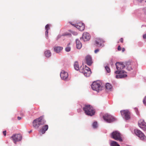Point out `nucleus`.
Here are the masks:
<instances>
[{"mask_svg":"<svg viewBox=\"0 0 146 146\" xmlns=\"http://www.w3.org/2000/svg\"><path fill=\"white\" fill-rule=\"evenodd\" d=\"M46 121L43 116H40L39 117L34 120L33 122V126L35 128H38L40 125L44 124Z\"/></svg>","mask_w":146,"mask_h":146,"instance_id":"obj_1","label":"nucleus"},{"mask_svg":"<svg viewBox=\"0 0 146 146\" xmlns=\"http://www.w3.org/2000/svg\"><path fill=\"white\" fill-rule=\"evenodd\" d=\"M83 109L86 115L92 116L95 114V111L93 107L90 105H85Z\"/></svg>","mask_w":146,"mask_h":146,"instance_id":"obj_2","label":"nucleus"},{"mask_svg":"<svg viewBox=\"0 0 146 146\" xmlns=\"http://www.w3.org/2000/svg\"><path fill=\"white\" fill-rule=\"evenodd\" d=\"M115 66L117 70L115 72V74H119L126 73V72L123 70V69L125 67V64L122 62H117L115 63Z\"/></svg>","mask_w":146,"mask_h":146,"instance_id":"obj_3","label":"nucleus"},{"mask_svg":"<svg viewBox=\"0 0 146 146\" xmlns=\"http://www.w3.org/2000/svg\"><path fill=\"white\" fill-rule=\"evenodd\" d=\"M101 85L100 82L98 81H94L91 85V87L93 90L99 92L102 90V86Z\"/></svg>","mask_w":146,"mask_h":146,"instance_id":"obj_4","label":"nucleus"},{"mask_svg":"<svg viewBox=\"0 0 146 146\" xmlns=\"http://www.w3.org/2000/svg\"><path fill=\"white\" fill-rule=\"evenodd\" d=\"M104 121L107 123H111L116 120V119L111 115L106 113L103 116Z\"/></svg>","mask_w":146,"mask_h":146,"instance_id":"obj_5","label":"nucleus"},{"mask_svg":"<svg viewBox=\"0 0 146 146\" xmlns=\"http://www.w3.org/2000/svg\"><path fill=\"white\" fill-rule=\"evenodd\" d=\"M111 138L115 140L118 141H122L121 134L118 131H113L111 133Z\"/></svg>","mask_w":146,"mask_h":146,"instance_id":"obj_6","label":"nucleus"},{"mask_svg":"<svg viewBox=\"0 0 146 146\" xmlns=\"http://www.w3.org/2000/svg\"><path fill=\"white\" fill-rule=\"evenodd\" d=\"M80 72L83 73L84 75L86 77L89 76L91 73L90 69L87 66L82 68L80 67Z\"/></svg>","mask_w":146,"mask_h":146,"instance_id":"obj_7","label":"nucleus"},{"mask_svg":"<svg viewBox=\"0 0 146 146\" xmlns=\"http://www.w3.org/2000/svg\"><path fill=\"white\" fill-rule=\"evenodd\" d=\"M134 133L141 140L144 141L146 140V137L144 134L140 130L137 129H135Z\"/></svg>","mask_w":146,"mask_h":146,"instance_id":"obj_8","label":"nucleus"},{"mask_svg":"<svg viewBox=\"0 0 146 146\" xmlns=\"http://www.w3.org/2000/svg\"><path fill=\"white\" fill-rule=\"evenodd\" d=\"M105 42L103 40H102L100 37L96 38L95 39V45L98 47H102L104 46V43Z\"/></svg>","mask_w":146,"mask_h":146,"instance_id":"obj_9","label":"nucleus"},{"mask_svg":"<svg viewBox=\"0 0 146 146\" xmlns=\"http://www.w3.org/2000/svg\"><path fill=\"white\" fill-rule=\"evenodd\" d=\"M120 112L123 117L125 119L128 120L130 118V113L128 110H121Z\"/></svg>","mask_w":146,"mask_h":146,"instance_id":"obj_10","label":"nucleus"},{"mask_svg":"<svg viewBox=\"0 0 146 146\" xmlns=\"http://www.w3.org/2000/svg\"><path fill=\"white\" fill-rule=\"evenodd\" d=\"M11 138L16 144L17 142L19 141L22 140V136L20 134H15L11 137Z\"/></svg>","mask_w":146,"mask_h":146,"instance_id":"obj_11","label":"nucleus"},{"mask_svg":"<svg viewBox=\"0 0 146 146\" xmlns=\"http://www.w3.org/2000/svg\"><path fill=\"white\" fill-rule=\"evenodd\" d=\"M139 127L143 131H146V123L143 120H140L138 122Z\"/></svg>","mask_w":146,"mask_h":146,"instance_id":"obj_12","label":"nucleus"},{"mask_svg":"<svg viewBox=\"0 0 146 146\" xmlns=\"http://www.w3.org/2000/svg\"><path fill=\"white\" fill-rule=\"evenodd\" d=\"M60 76L61 79L64 80H66L68 77V73L64 70L61 71L60 73Z\"/></svg>","mask_w":146,"mask_h":146,"instance_id":"obj_13","label":"nucleus"},{"mask_svg":"<svg viewBox=\"0 0 146 146\" xmlns=\"http://www.w3.org/2000/svg\"><path fill=\"white\" fill-rule=\"evenodd\" d=\"M75 27L81 31H83L85 28L84 24L80 22L78 23L75 24Z\"/></svg>","mask_w":146,"mask_h":146,"instance_id":"obj_14","label":"nucleus"},{"mask_svg":"<svg viewBox=\"0 0 146 146\" xmlns=\"http://www.w3.org/2000/svg\"><path fill=\"white\" fill-rule=\"evenodd\" d=\"M77 33L75 31H69L68 32H67L64 33L63 36H76L77 35Z\"/></svg>","mask_w":146,"mask_h":146,"instance_id":"obj_15","label":"nucleus"},{"mask_svg":"<svg viewBox=\"0 0 146 146\" xmlns=\"http://www.w3.org/2000/svg\"><path fill=\"white\" fill-rule=\"evenodd\" d=\"M86 58L87 64L89 66L91 65L92 63L91 56H86Z\"/></svg>","mask_w":146,"mask_h":146,"instance_id":"obj_16","label":"nucleus"},{"mask_svg":"<svg viewBox=\"0 0 146 146\" xmlns=\"http://www.w3.org/2000/svg\"><path fill=\"white\" fill-rule=\"evenodd\" d=\"M126 72L123 73H120L117 74L118 75H116L115 76L116 78L117 79L122 78H125L127 76V75L126 74Z\"/></svg>","mask_w":146,"mask_h":146,"instance_id":"obj_17","label":"nucleus"},{"mask_svg":"<svg viewBox=\"0 0 146 146\" xmlns=\"http://www.w3.org/2000/svg\"><path fill=\"white\" fill-rule=\"evenodd\" d=\"M48 125H45L42 127L41 129L39 131V132H41L42 134H44L48 130Z\"/></svg>","mask_w":146,"mask_h":146,"instance_id":"obj_18","label":"nucleus"},{"mask_svg":"<svg viewBox=\"0 0 146 146\" xmlns=\"http://www.w3.org/2000/svg\"><path fill=\"white\" fill-rule=\"evenodd\" d=\"M63 48L60 46H55L54 47V50L55 52L59 53L63 50Z\"/></svg>","mask_w":146,"mask_h":146,"instance_id":"obj_19","label":"nucleus"},{"mask_svg":"<svg viewBox=\"0 0 146 146\" xmlns=\"http://www.w3.org/2000/svg\"><path fill=\"white\" fill-rule=\"evenodd\" d=\"M76 47L77 49H80L82 47V44L78 39H76Z\"/></svg>","mask_w":146,"mask_h":146,"instance_id":"obj_20","label":"nucleus"},{"mask_svg":"<svg viewBox=\"0 0 146 146\" xmlns=\"http://www.w3.org/2000/svg\"><path fill=\"white\" fill-rule=\"evenodd\" d=\"M51 26V25L50 24H47L45 27V29L46 31L45 32V36H47L48 35V30L50 29V27Z\"/></svg>","mask_w":146,"mask_h":146,"instance_id":"obj_21","label":"nucleus"},{"mask_svg":"<svg viewBox=\"0 0 146 146\" xmlns=\"http://www.w3.org/2000/svg\"><path fill=\"white\" fill-rule=\"evenodd\" d=\"M44 54L46 57H49L51 56V53L50 51L49 50H47L44 52Z\"/></svg>","mask_w":146,"mask_h":146,"instance_id":"obj_22","label":"nucleus"},{"mask_svg":"<svg viewBox=\"0 0 146 146\" xmlns=\"http://www.w3.org/2000/svg\"><path fill=\"white\" fill-rule=\"evenodd\" d=\"M125 64V66L127 67V70L130 71L132 69L130 62H127Z\"/></svg>","mask_w":146,"mask_h":146,"instance_id":"obj_23","label":"nucleus"},{"mask_svg":"<svg viewBox=\"0 0 146 146\" xmlns=\"http://www.w3.org/2000/svg\"><path fill=\"white\" fill-rule=\"evenodd\" d=\"M90 39V37H80V40L84 42L88 41Z\"/></svg>","mask_w":146,"mask_h":146,"instance_id":"obj_24","label":"nucleus"},{"mask_svg":"<svg viewBox=\"0 0 146 146\" xmlns=\"http://www.w3.org/2000/svg\"><path fill=\"white\" fill-rule=\"evenodd\" d=\"M110 146H120L116 141H111L110 143Z\"/></svg>","mask_w":146,"mask_h":146,"instance_id":"obj_25","label":"nucleus"},{"mask_svg":"<svg viewBox=\"0 0 146 146\" xmlns=\"http://www.w3.org/2000/svg\"><path fill=\"white\" fill-rule=\"evenodd\" d=\"M74 67L75 69L76 70H78L79 69V67L78 65V62L77 61H76L75 62L74 64Z\"/></svg>","mask_w":146,"mask_h":146,"instance_id":"obj_26","label":"nucleus"},{"mask_svg":"<svg viewBox=\"0 0 146 146\" xmlns=\"http://www.w3.org/2000/svg\"><path fill=\"white\" fill-rule=\"evenodd\" d=\"M112 86L111 84L109 83H107L106 85V88L108 90H110L111 89Z\"/></svg>","mask_w":146,"mask_h":146,"instance_id":"obj_27","label":"nucleus"},{"mask_svg":"<svg viewBox=\"0 0 146 146\" xmlns=\"http://www.w3.org/2000/svg\"><path fill=\"white\" fill-rule=\"evenodd\" d=\"M93 128H96L98 127V124L96 121L94 122L92 124Z\"/></svg>","mask_w":146,"mask_h":146,"instance_id":"obj_28","label":"nucleus"},{"mask_svg":"<svg viewBox=\"0 0 146 146\" xmlns=\"http://www.w3.org/2000/svg\"><path fill=\"white\" fill-rule=\"evenodd\" d=\"M71 50V47L69 46H67L65 48V50L66 52H68L70 51Z\"/></svg>","mask_w":146,"mask_h":146,"instance_id":"obj_29","label":"nucleus"},{"mask_svg":"<svg viewBox=\"0 0 146 146\" xmlns=\"http://www.w3.org/2000/svg\"><path fill=\"white\" fill-rule=\"evenodd\" d=\"M90 34L87 32H84L83 34V36H89Z\"/></svg>","mask_w":146,"mask_h":146,"instance_id":"obj_30","label":"nucleus"},{"mask_svg":"<svg viewBox=\"0 0 146 146\" xmlns=\"http://www.w3.org/2000/svg\"><path fill=\"white\" fill-rule=\"evenodd\" d=\"M105 68L108 72L109 73L110 72V69L109 67L106 66L105 67Z\"/></svg>","mask_w":146,"mask_h":146,"instance_id":"obj_31","label":"nucleus"},{"mask_svg":"<svg viewBox=\"0 0 146 146\" xmlns=\"http://www.w3.org/2000/svg\"><path fill=\"white\" fill-rule=\"evenodd\" d=\"M143 102L144 105L146 106V96L143 99Z\"/></svg>","mask_w":146,"mask_h":146,"instance_id":"obj_32","label":"nucleus"},{"mask_svg":"<svg viewBox=\"0 0 146 146\" xmlns=\"http://www.w3.org/2000/svg\"><path fill=\"white\" fill-rule=\"evenodd\" d=\"M99 51V50L98 49L95 50L94 51V52L95 53H97Z\"/></svg>","mask_w":146,"mask_h":146,"instance_id":"obj_33","label":"nucleus"},{"mask_svg":"<svg viewBox=\"0 0 146 146\" xmlns=\"http://www.w3.org/2000/svg\"><path fill=\"white\" fill-rule=\"evenodd\" d=\"M117 49L118 50H121V48L120 46H119L117 48Z\"/></svg>","mask_w":146,"mask_h":146,"instance_id":"obj_34","label":"nucleus"},{"mask_svg":"<svg viewBox=\"0 0 146 146\" xmlns=\"http://www.w3.org/2000/svg\"><path fill=\"white\" fill-rule=\"evenodd\" d=\"M121 42V43H122L123 42V38H121L120 39V40H119Z\"/></svg>","mask_w":146,"mask_h":146,"instance_id":"obj_35","label":"nucleus"},{"mask_svg":"<svg viewBox=\"0 0 146 146\" xmlns=\"http://www.w3.org/2000/svg\"><path fill=\"white\" fill-rule=\"evenodd\" d=\"M3 133L4 136H5L6 135V131H5L3 132Z\"/></svg>","mask_w":146,"mask_h":146,"instance_id":"obj_36","label":"nucleus"},{"mask_svg":"<svg viewBox=\"0 0 146 146\" xmlns=\"http://www.w3.org/2000/svg\"><path fill=\"white\" fill-rule=\"evenodd\" d=\"M143 40L145 41H146V37H143Z\"/></svg>","mask_w":146,"mask_h":146,"instance_id":"obj_37","label":"nucleus"},{"mask_svg":"<svg viewBox=\"0 0 146 146\" xmlns=\"http://www.w3.org/2000/svg\"><path fill=\"white\" fill-rule=\"evenodd\" d=\"M70 23L71 25H72L73 26H74L75 27V24H73L71 22H69Z\"/></svg>","mask_w":146,"mask_h":146,"instance_id":"obj_38","label":"nucleus"},{"mask_svg":"<svg viewBox=\"0 0 146 146\" xmlns=\"http://www.w3.org/2000/svg\"><path fill=\"white\" fill-rule=\"evenodd\" d=\"M81 111V109H78L77 110V111L78 112H80Z\"/></svg>","mask_w":146,"mask_h":146,"instance_id":"obj_39","label":"nucleus"},{"mask_svg":"<svg viewBox=\"0 0 146 146\" xmlns=\"http://www.w3.org/2000/svg\"><path fill=\"white\" fill-rule=\"evenodd\" d=\"M21 117H17V119L19 120H20L21 119Z\"/></svg>","mask_w":146,"mask_h":146,"instance_id":"obj_40","label":"nucleus"},{"mask_svg":"<svg viewBox=\"0 0 146 146\" xmlns=\"http://www.w3.org/2000/svg\"><path fill=\"white\" fill-rule=\"evenodd\" d=\"M122 52H124L125 51V48H122Z\"/></svg>","mask_w":146,"mask_h":146,"instance_id":"obj_41","label":"nucleus"},{"mask_svg":"<svg viewBox=\"0 0 146 146\" xmlns=\"http://www.w3.org/2000/svg\"><path fill=\"white\" fill-rule=\"evenodd\" d=\"M70 44V43H69L67 44V46H69V45Z\"/></svg>","mask_w":146,"mask_h":146,"instance_id":"obj_42","label":"nucleus"},{"mask_svg":"<svg viewBox=\"0 0 146 146\" xmlns=\"http://www.w3.org/2000/svg\"><path fill=\"white\" fill-rule=\"evenodd\" d=\"M143 36H146V34L144 35Z\"/></svg>","mask_w":146,"mask_h":146,"instance_id":"obj_43","label":"nucleus"},{"mask_svg":"<svg viewBox=\"0 0 146 146\" xmlns=\"http://www.w3.org/2000/svg\"><path fill=\"white\" fill-rule=\"evenodd\" d=\"M32 130H31V131H29V133H31V132H32Z\"/></svg>","mask_w":146,"mask_h":146,"instance_id":"obj_44","label":"nucleus"},{"mask_svg":"<svg viewBox=\"0 0 146 146\" xmlns=\"http://www.w3.org/2000/svg\"><path fill=\"white\" fill-rule=\"evenodd\" d=\"M140 0V1H143V0Z\"/></svg>","mask_w":146,"mask_h":146,"instance_id":"obj_45","label":"nucleus"}]
</instances>
